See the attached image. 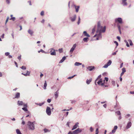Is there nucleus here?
Here are the masks:
<instances>
[{
	"mask_svg": "<svg viewBox=\"0 0 134 134\" xmlns=\"http://www.w3.org/2000/svg\"><path fill=\"white\" fill-rule=\"evenodd\" d=\"M88 38V37H85L83 39V41L85 42H87Z\"/></svg>",
	"mask_w": 134,
	"mask_h": 134,
	"instance_id": "obj_30",
	"label": "nucleus"
},
{
	"mask_svg": "<svg viewBox=\"0 0 134 134\" xmlns=\"http://www.w3.org/2000/svg\"><path fill=\"white\" fill-rule=\"evenodd\" d=\"M26 73L27 74H29V75L30 74V72L29 71H27Z\"/></svg>",
	"mask_w": 134,
	"mask_h": 134,
	"instance_id": "obj_64",
	"label": "nucleus"
},
{
	"mask_svg": "<svg viewBox=\"0 0 134 134\" xmlns=\"http://www.w3.org/2000/svg\"><path fill=\"white\" fill-rule=\"evenodd\" d=\"M117 39H118L119 40V41H120V37H119V36H117Z\"/></svg>",
	"mask_w": 134,
	"mask_h": 134,
	"instance_id": "obj_55",
	"label": "nucleus"
},
{
	"mask_svg": "<svg viewBox=\"0 0 134 134\" xmlns=\"http://www.w3.org/2000/svg\"><path fill=\"white\" fill-rule=\"evenodd\" d=\"M18 104L19 106L22 105L24 104V103L22 101L18 100Z\"/></svg>",
	"mask_w": 134,
	"mask_h": 134,
	"instance_id": "obj_18",
	"label": "nucleus"
},
{
	"mask_svg": "<svg viewBox=\"0 0 134 134\" xmlns=\"http://www.w3.org/2000/svg\"><path fill=\"white\" fill-rule=\"evenodd\" d=\"M58 90L57 91H56L55 93V98L56 99L57 98L58 96L59 92H58Z\"/></svg>",
	"mask_w": 134,
	"mask_h": 134,
	"instance_id": "obj_23",
	"label": "nucleus"
},
{
	"mask_svg": "<svg viewBox=\"0 0 134 134\" xmlns=\"http://www.w3.org/2000/svg\"><path fill=\"white\" fill-rule=\"evenodd\" d=\"M124 42L126 43V46L127 47H130L127 41L126 40H124Z\"/></svg>",
	"mask_w": 134,
	"mask_h": 134,
	"instance_id": "obj_31",
	"label": "nucleus"
},
{
	"mask_svg": "<svg viewBox=\"0 0 134 134\" xmlns=\"http://www.w3.org/2000/svg\"><path fill=\"white\" fill-rule=\"evenodd\" d=\"M20 97V93L19 92H17L16 93L15 98H18Z\"/></svg>",
	"mask_w": 134,
	"mask_h": 134,
	"instance_id": "obj_19",
	"label": "nucleus"
},
{
	"mask_svg": "<svg viewBox=\"0 0 134 134\" xmlns=\"http://www.w3.org/2000/svg\"><path fill=\"white\" fill-rule=\"evenodd\" d=\"M13 15H10V16L11 18L9 19L10 20H12L13 21H14L15 20V17H13Z\"/></svg>",
	"mask_w": 134,
	"mask_h": 134,
	"instance_id": "obj_24",
	"label": "nucleus"
},
{
	"mask_svg": "<svg viewBox=\"0 0 134 134\" xmlns=\"http://www.w3.org/2000/svg\"><path fill=\"white\" fill-rule=\"evenodd\" d=\"M82 131V130L79 128H78L77 129L73 131V133L74 134H77L81 132Z\"/></svg>",
	"mask_w": 134,
	"mask_h": 134,
	"instance_id": "obj_4",
	"label": "nucleus"
},
{
	"mask_svg": "<svg viewBox=\"0 0 134 134\" xmlns=\"http://www.w3.org/2000/svg\"><path fill=\"white\" fill-rule=\"evenodd\" d=\"M44 132L46 133L47 132H50V130L45 128L44 129Z\"/></svg>",
	"mask_w": 134,
	"mask_h": 134,
	"instance_id": "obj_34",
	"label": "nucleus"
},
{
	"mask_svg": "<svg viewBox=\"0 0 134 134\" xmlns=\"http://www.w3.org/2000/svg\"><path fill=\"white\" fill-rule=\"evenodd\" d=\"M111 63L112 62L111 60H109L107 64L104 66L103 67L105 68H107L108 66H109L111 64Z\"/></svg>",
	"mask_w": 134,
	"mask_h": 134,
	"instance_id": "obj_5",
	"label": "nucleus"
},
{
	"mask_svg": "<svg viewBox=\"0 0 134 134\" xmlns=\"http://www.w3.org/2000/svg\"><path fill=\"white\" fill-rule=\"evenodd\" d=\"M103 80L102 79H100L97 82V83L99 85H101L102 86L104 85V83H102Z\"/></svg>",
	"mask_w": 134,
	"mask_h": 134,
	"instance_id": "obj_8",
	"label": "nucleus"
},
{
	"mask_svg": "<svg viewBox=\"0 0 134 134\" xmlns=\"http://www.w3.org/2000/svg\"><path fill=\"white\" fill-rule=\"evenodd\" d=\"M130 116V115L129 114H127L125 116V117L127 118H128V117Z\"/></svg>",
	"mask_w": 134,
	"mask_h": 134,
	"instance_id": "obj_57",
	"label": "nucleus"
},
{
	"mask_svg": "<svg viewBox=\"0 0 134 134\" xmlns=\"http://www.w3.org/2000/svg\"><path fill=\"white\" fill-rule=\"evenodd\" d=\"M92 80V79H90L89 80L87 79L86 81V83L88 85L89 84Z\"/></svg>",
	"mask_w": 134,
	"mask_h": 134,
	"instance_id": "obj_21",
	"label": "nucleus"
},
{
	"mask_svg": "<svg viewBox=\"0 0 134 134\" xmlns=\"http://www.w3.org/2000/svg\"><path fill=\"white\" fill-rule=\"evenodd\" d=\"M51 99H48L47 100V102L48 103H50L51 102Z\"/></svg>",
	"mask_w": 134,
	"mask_h": 134,
	"instance_id": "obj_51",
	"label": "nucleus"
},
{
	"mask_svg": "<svg viewBox=\"0 0 134 134\" xmlns=\"http://www.w3.org/2000/svg\"><path fill=\"white\" fill-rule=\"evenodd\" d=\"M106 26H105L103 27L101 26L100 21H98L97 23V29L96 31L97 33L98 32L101 33H104L105 32Z\"/></svg>",
	"mask_w": 134,
	"mask_h": 134,
	"instance_id": "obj_1",
	"label": "nucleus"
},
{
	"mask_svg": "<svg viewBox=\"0 0 134 134\" xmlns=\"http://www.w3.org/2000/svg\"><path fill=\"white\" fill-rule=\"evenodd\" d=\"M22 110H24L25 111H28V110L27 109V108L25 107H23L22 108Z\"/></svg>",
	"mask_w": 134,
	"mask_h": 134,
	"instance_id": "obj_35",
	"label": "nucleus"
},
{
	"mask_svg": "<svg viewBox=\"0 0 134 134\" xmlns=\"http://www.w3.org/2000/svg\"><path fill=\"white\" fill-rule=\"evenodd\" d=\"M115 22H118L119 23L121 24L122 23V19L120 18H118L115 19Z\"/></svg>",
	"mask_w": 134,
	"mask_h": 134,
	"instance_id": "obj_6",
	"label": "nucleus"
},
{
	"mask_svg": "<svg viewBox=\"0 0 134 134\" xmlns=\"http://www.w3.org/2000/svg\"><path fill=\"white\" fill-rule=\"evenodd\" d=\"M28 32L29 34H30L31 36H32L33 35L34 32L32 30L29 29L28 30Z\"/></svg>",
	"mask_w": 134,
	"mask_h": 134,
	"instance_id": "obj_16",
	"label": "nucleus"
},
{
	"mask_svg": "<svg viewBox=\"0 0 134 134\" xmlns=\"http://www.w3.org/2000/svg\"><path fill=\"white\" fill-rule=\"evenodd\" d=\"M111 83L114 86H115V82L114 81H111Z\"/></svg>",
	"mask_w": 134,
	"mask_h": 134,
	"instance_id": "obj_43",
	"label": "nucleus"
},
{
	"mask_svg": "<svg viewBox=\"0 0 134 134\" xmlns=\"http://www.w3.org/2000/svg\"><path fill=\"white\" fill-rule=\"evenodd\" d=\"M96 25H95L94 28L93 29L92 31V34H94V32H95V29L96 28Z\"/></svg>",
	"mask_w": 134,
	"mask_h": 134,
	"instance_id": "obj_28",
	"label": "nucleus"
},
{
	"mask_svg": "<svg viewBox=\"0 0 134 134\" xmlns=\"http://www.w3.org/2000/svg\"><path fill=\"white\" fill-rule=\"evenodd\" d=\"M80 16H79L78 18V20L77 22V24L78 25H79L80 22Z\"/></svg>",
	"mask_w": 134,
	"mask_h": 134,
	"instance_id": "obj_36",
	"label": "nucleus"
},
{
	"mask_svg": "<svg viewBox=\"0 0 134 134\" xmlns=\"http://www.w3.org/2000/svg\"><path fill=\"white\" fill-rule=\"evenodd\" d=\"M127 0H122L121 4L124 6H126L127 3L126 2Z\"/></svg>",
	"mask_w": 134,
	"mask_h": 134,
	"instance_id": "obj_12",
	"label": "nucleus"
},
{
	"mask_svg": "<svg viewBox=\"0 0 134 134\" xmlns=\"http://www.w3.org/2000/svg\"><path fill=\"white\" fill-rule=\"evenodd\" d=\"M35 122V121L31 122L29 121L28 122L27 125L28 126L29 129L33 130L35 129V125L34 124Z\"/></svg>",
	"mask_w": 134,
	"mask_h": 134,
	"instance_id": "obj_2",
	"label": "nucleus"
},
{
	"mask_svg": "<svg viewBox=\"0 0 134 134\" xmlns=\"http://www.w3.org/2000/svg\"><path fill=\"white\" fill-rule=\"evenodd\" d=\"M21 68L24 70H25L26 69V67L25 66H21Z\"/></svg>",
	"mask_w": 134,
	"mask_h": 134,
	"instance_id": "obj_39",
	"label": "nucleus"
},
{
	"mask_svg": "<svg viewBox=\"0 0 134 134\" xmlns=\"http://www.w3.org/2000/svg\"><path fill=\"white\" fill-rule=\"evenodd\" d=\"M90 131L91 132H92L93 130V129L92 128V127H90Z\"/></svg>",
	"mask_w": 134,
	"mask_h": 134,
	"instance_id": "obj_52",
	"label": "nucleus"
},
{
	"mask_svg": "<svg viewBox=\"0 0 134 134\" xmlns=\"http://www.w3.org/2000/svg\"><path fill=\"white\" fill-rule=\"evenodd\" d=\"M74 6L76 10V12L77 13L78 12L79 9L80 8L79 6H76L75 5H74Z\"/></svg>",
	"mask_w": 134,
	"mask_h": 134,
	"instance_id": "obj_15",
	"label": "nucleus"
},
{
	"mask_svg": "<svg viewBox=\"0 0 134 134\" xmlns=\"http://www.w3.org/2000/svg\"><path fill=\"white\" fill-rule=\"evenodd\" d=\"M117 27L118 28V30L119 31V32H120V34H121V27H120V25L118 24H117Z\"/></svg>",
	"mask_w": 134,
	"mask_h": 134,
	"instance_id": "obj_26",
	"label": "nucleus"
},
{
	"mask_svg": "<svg viewBox=\"0 0 134 134\" xmlns=\"http://www.w3.org/2000/svg\"><path fill=\"white\" fill-rule=\"evenodd\" d=\"M98 32V34H97V37L102 39V35L101 34V32Z\"/></svg>",
	"mask_w": 134,
	"mask_h": 134,
	"instance_id": "obj_22",
	"label": "nucleus"
},
{
	"mask_svg": "<svg viewBox=\"0 0 134 134\" xmlns=\"http://www.w3.org/2000/svg\"><path fill=\"white\" fill-rule=\"evenodd\" d=\"M40 51L41 52L43 53H46L42 49H41Z\"/></svg>",
	"mask_w": 134,
	"mask_h": 134,
	"instance_id": "obj_56",
	"label": "nucleus"
},
{
	"mask_svg": "<svg viewBox=\"0 0 134 134\" xmlns=\"http://www.w3.org/2000/svg\"><path fill=\"white\" fill-rule=\"evenodd\" d=\"M58 51L60 53H62L63 52V49L62 48L59 49Z\"/></svg>",
	"mask_w": 134,
	"mask_h": 134,
	"instance_id": "obj_37",
	"label": "nucleus"
},
{
	"mask_svg": "<svg viewBox=\"0 0 134 134\" xmlns=\"http://www.w3.org/2000/svg\"><path fill=\"white\" fill-rule=\"evenodd\" d=\"M24 105V107L25 108H27V104H24H24L23 105Z\"/></svg>",
	"mask_w": 134,
	"mask_h": 134,
	"instance_id": "obj_48",
	"label": "nucleus"
},
{
	"mask_svg": "<svg viewBox=\"0 0 134 134\" xmlns=\"http://www.w3.org/2000/svg\"><path fill=\"white\" fill-rule=\"evenodd\" d=\"M128 41L129 42L130 45L131 46L133 45V44L132 42V41L130 39H129L128 40Z\"/></svg>",
	"mask_w": 134,
	"mask_h": 134,
	"instance_id": "obj_32",
	"label": "nucleus"
},
{
	"mask_svg": "<svg viewBox=\"0 0 134 134\" xmlns=\"http://www.w3.org/2000/svg\"><path fill=\"white\" fill-rule=\"evenodd\" d=\"M46 113L48 115L50 116L51 114V108L48 107H47L46 109Z\"/></svg>",
	"mask_w": 134,
	"mask_h": 134,
	"instance_id": "obj_3",
	"label": "nucleus"
},
{
	"mask_svg": "<svg viewBox=\"0 0 134 134\" xmlns=\"http://www.w3.org/2000/svg\"><path fill=\"white\" fill-rule=\"evenodd\" d=\"M44 103H39L37 104L39 105L40 106H41Z\"/></svg>",
	"mask_w": 134,
	"mask_h": 134,
	"instance_id": "obj_46",
	"label": "nucleus"
},
{
	"mask_svg": "<svg viewBox=\"0 0 134 134\" xmlns=\"http://www.w3.org/2000/svg\"><path fill=\"white\" fill-rule=\"evenodd\" d=\"M132 123L131 122H128L127 125L126 126V129H127L129 128L131 126Z\"/></svg>",
	"mask_w": 134,
	"mask_h": 134,
	"instance_id": "obj_10",
	"label": "nucleus"
},
{
	"mask_svg": "<svg viewBox=\"0 0 134 134\" xmlns=\"http://www.w3.org/2000/svg\"><path fill=\"white\" fill-rule=\"evenodd\" d=\"M47 86V83L46 81H45L44 83V85L43 88L44 90H46V88Z\"/></svg>",
	"mask_w": 134,
	"mask_h": 134,
	"instance_id": "obj_27",
	"label": "nucleus"
},
{
	"mask_svg": "<svg viewBox=\"0 0 134 134\" xmlns=\"http://www.w3.org/2000/svg\"><path fill=\"white\" fill-rule=\"evenodd\" d=\"M82 64L81 63H80L78 62H76L74 64V65L76 66H79L80 65H81Z\"/></svg>",
	"mask_w": 134,
	"mask_h": 134,
	"instance_id": "obj_25",
	"label": "nucleus"
},
{
	"mask_svg": "<svg viewBox=\"0 0 134 134\" xmlns=\"http://www.w3.org/2000/svg\"><path fill=\"white\" fill-rule=\"evenodd\" d=\"M117 128H118V126H115L114 127V129L116 131V130L117 129Z\"/></svg>",
	"mask_w": 134,
	"mask_h": 134,
	"instance_id": "obj_47",
	"label": "nucleus"
},
{
	"mask_svg": "<svg viewBox=\"0 0 134 134\" xmlns=\"http://www.w3.org/2000/svg\"><path fill=\"white\" fill-rule=\"evenodd\" d=\"M21 74L22 75H24V76H29V74H26H26H24V73H21Z\"/></svg>",
	"mask_w": 134,
	"mask_h": 134,
	"instance_id": "obj_44",
	"label": "nucleus"
},
{
	"mask_svg": "<svg viewBox=\"0 0 134 134\" xmlns=\"http://www.w3.org/2000/svg\"><path fill=\"white\" fill-rule=\"evenodd\" d=\"M76 75H74L72 76L71 77H68V79H71L73 78L74 76H76Z\"/></svg>",
	"mask_w": 134,
	"mask_h": 134,
	"instance_id": "obj_40",
	"label": "nucleus"
},
{
	"mask_svg": "<svg viewBox=\"0 0 134 134\" xmlns=\"http://www.w3.org/2000/svg\"><path fill=\"white\" fill-rule=\"evenodd\" d=\"M51 51L53 50V52H52V51H51V54L52 55H56V53L55 51V50L53 48H51Z\"/></svg>",
	"mask_w": 134,
	"mask_h": 134,
	"instance_id": "obj_13",
	"label": "nucleus"
},
{
	"mask_svg": "<svg viewBox=\"0 0 134 134\" xmlns=\"http://www.w3.org/2000/svg\"><path fill=\"white\" fill-rule=\"evenodd\" d=\"M94 68V67L93 66H89L87 68V69L90 71L92 70Z\"/></svg>",
	"mask_w": 134,
	"mask_h": 134,
	"instance_id": "obj_14",
	"label": "nucleus"
},
{
	"mask_svg": "<svg viewBox=\"0 0 134 134\" xmlns=\"http://www.w3.org/2000/svg\"><path fill=\"white\" fill-rule=\"evenodd\" d=\"M79 123L78 122L76 123L73 126L72 130H73L74 129H76L79 126Z\"/></svg>",
	"mask_w": 134,
	"mask_h": 134,
	"instance_id": "obj_11",
	"label": "nucleus"
},
{
	"mask_svg": "<svg viewBox=\"0 0 134 134\" xmlns=\"http://www.w3.org/2000/svg\"><path fill=\"white\" fill-rule=\"evenodd\" d=\"M122 72H123L124 73L126 71L125 69V68H123L122 69Z\"/></svg>",
	"mask_w": 134,
	"mask_h": 134,
	"instance_id": "obj_42",
	"label": "nucleus"
},
{
	"mask_svg": "<svg viewBox=\"0 0 134 134\" xmlns=\"http://www.w3.org/2000/svg\"><path fill=\"white\" fill-rule=\"evenodd\" d=\"M66 59V57L65 56L63 57L62 59L60 61L59 63H61L63 62Z\"/></svg>",
	"mask_w": 134,
	"mask_h": 134,
	"instance_id": "obj_20",
	"label": "nucleus"
},
{
	"mask_svg": "<svg viewBox=\"0 0 134 134\" xmlns=\"http://www.w3.org/2000/svg\"><path fill=\"white\" fill-rule=\"evenodd\" d=\"M116 131L114 129H113L111 131V132L110 133H113L115 132Z\"/></svg>",
	"mask_w": 134,
	"mask_h": 134,
	"instance_id": "obj_41",
	"label": "nucleus"
},
{
	"mask_svg": "<svg viewBox=\"0 0 134 134\" xmlns=\"http://www.w3.org/2000/svg\"><path fill=\"white\" fill-rule=\"evenodd\" d=\"M21 55H20V56H19L18 57V59H19L20 60L21 59Z\"/></svg>",
	"mask_w": 134,
	"mask_h": 134,
	"instance_id": "obj_54",
	"label": "nucleus"
},
{
	"mask_svg": "<svg viewBox=\"0 0 134 134\" xmlns=\"http://www.w3.org/2000/svg\"><path fill=\"white\" fill-rule=\"evenodd\" d=\"M16 131L17 134H22L20 130L18 129H17Z\"/></svg>",
	"mask_w": 134,
	"mask_h": 134,
	"instance_id": "obj_33",
	"label": "nucleus"
},
{
	"mask_svg": "<svg viewBox=\"0 0 134 134\" xmlns=\"http://www.w3.org/2000/svg\"><path fill=\"white\" fill-rule=\"evenodd\" d=\"M14 63H15V64L16 65V66L17 67H18V65L17 64V63L15 62V61H14Z\"/></svg>",
	"mask_w": 134,
	"mask_h": 134,
	"instance_id": "obj_58",
	"label": "nucleus"
},
{
	"mask_svg": "<svg viewBox=\"0 0 134 134\" xmlns=\"http://www.w3.org/2000/svg\"><path fill=\"white\" fill-rule=\"evenodd\" d=\"M101 77V75H99L98 77L96 79V80H95V84L96 85H97V84H96V81L98 79H100V78Z\"/></svg>",
	"mask_w": 134,
	"mask_h": 134,
	"instance_id": "obj_29",
	"label": "nucleus"
},
{
	"mask_svg": "<svg viewBox=\"0 0 134 134\" xmlns=\"http://www.w3.org/2000/svg\"><path fill=\"white\" fill-rule=\"evenodd\" d=\"M103 106L105 108H106L107 107V104H105L103 105Z\"/></svg>",
	"mask_w": 134,
	"mask_h": 134,
	"instance_id": "obj_61",
	"label": "nucleus"
},
{
	"mask_svg": "<svg viewBox=\"0 0 134 134\" xmlns=\"http://www.w3.org/2000/svg\"><path fill=\"white\" fill-rule=\"evenodd\" d=\"M114 43H115L116 44V45L117 46H118V42L117 41H115L114 42Z\"/></svg>",
	"mask_w": 134,
	"mask_h": 134,
	"instance_id": "obj_53",
	"label": "nucleus"
},
{
	"mask_svg": "<svg viewBox=\"0 0 134 134\" xmlns=\"http://www.w3.org/2000/svg\"><path fill=\"white\" fill-rule=\"evenodd\" d=\"M130 93L132 94H134V91H130Z\"/></svg>",
	"mask_w": 134,
	"mask_h": 134,
	"instance_id": "obj_63",
	"label": "nucleus"
},
{
	"mask_svg": "<svg viewBox=\"0 0 134 134\" xmlns=\"http://www.w3.org/2000/svg\"><path fill=\"white\" fill-rule=\"evenodd\" d=\"M115 113L118 115H120L121 113L120 111H118L115 112Z\"/></svg>",
	"mask_w": 134,
	"mask_h": 134,
	"instance_id": "obj_38",
	"label": "nucleus"
},
{
	"mask_svg": "<svg viewBox=\"0 0 134 134\" xmlns=\"http://www.w3.org/2000/svg\"><path fill=\"white\" fill-rule=\"evenodd\" d=\"M98 128H97L96 129V133H97V134H98Z\"/></svg>",
	"mask_w": 134,
	"mask_h": 134,
	"instance_id": "obj_49",
	"label": "nucleus"
},
{
	"mask_svg": "<svg viewBox=\"0 0 134 134\" xmlns=\"http://www.w3.org/2000/svg\"><path fill=\"white\" fill-rule=\"evenodd\" d=\"M76 46V44H74L72 47L71 48L70 51V53H72L73 51L75 48Z\"/></svg>",
	"mask_w": 134,
	"mask_h": 134,
	"instance_id": "obj_9",
	"label": "nucleus"
},
{
	"mask_svg": "<svg viewBox=\"0 0 134 134\" xmlns=\"http://www.w3.org/2000/svg\"><path fill=\"white\" fill-rule=\"evenodd\" d=\"M5 55L6 56L8 55V52H7L5 53Z\"/></svg>",
	"mask_w": 134,
	"mask_h": 134,
	"instance_id": "obj_62",
	"label": "nucleus"
},
{
	"mask_svg": "<svg viewBox=\"0 0 134 134\" xmlns=\"http://www.w3.org/2000/svg\"><path fill=\"white\" fill-rule=\"evenodd\" d=\"M76 15L75 14L72 17H70L69 19L71 20L72 22L74 21L76 18Z\"/></svg>",
	"mask_w": 134,
	"mask_h": 134,
	"instance_id": "obj_7",
	"label": "nucleus"
},
{
	"mask_svg": "<svg viewBox=\"0 0 134 134\" xmlns=\"http://www.w3.org/2000/svg\"><path fill=\"white\" fill-rule=\"evenodd\" d=\"M68 134H74L72 132H71V131H70Z\"/></svg>",
	"mask_w": 134,
	"mask_h": 134,
	"instance_id": "obj_60",
	"label": "nucleus"
},
{
	"mask_svg": "<svg viewBox=\"0 0 134 134\" xmlns=\"http://www.w3.org/2000/svg\"><path fill=\"white\" fill-rule=\"evenodd\" d=\"M41 15L42 16H43L44 14V12L43 11H42L41 12Z\"/></svg>",
	"mask_w": 134,
	"mask_h": 134,
	"instance_id": "obj_50",
	"label": "nucleus"
},
{
	"mask_svg": "<svg viewBox=\"0 0 134 134\" xmlns=\"http://www.w3.org/2000/svg\"><path fill=\"white\" fill-rule=\"evenodd\" d=\"M83 34L85 36H86L88 37H90V36L87 33L86 31H84L83 32Z\"/></svg>",
	"mask_w": 134,
	"mask_h": 134,
	"instance_id": "obj_17",
	"label": "nucleus"
},
{
	"mask_svg": "<svg viewBox=\"0 0 134 134\" xmlns=\"http://www.w3.org/2000/svg\"><path fill=\"white\" fill-rule=\"evenodd\" d=\"M105 80H104V82L105 80L107 82L108 80V78L107 77H105Z\"/></svg>",
	"mask_w": 134,
	"mask_h": 134,
	"instance_id": "obj_45",
	"label": "nucleus"
},
{
	"mask_svg": "<svg viewBox=\"0 0 134 134\" xmlns=\"http://www.w3.org/2000/svg\"><path fill=\"white\" fill-rule=\"evenodd\" d=\"M117 52V51H116L115 52H114L112 54V55H115L116 54V52Z\"/></svg>",
	"mask_w": 134,
	"mask_h": 134,
	"instance_id": "obj_59",
	"label": "nucleus"
}]
</instances>
